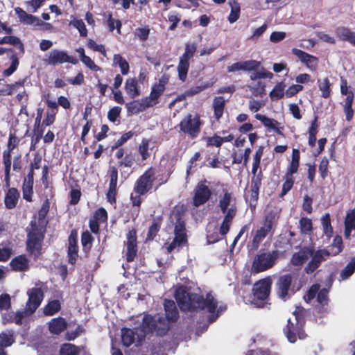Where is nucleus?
<instances>
[{
  "mask_svg": "<svg viewBox=\"0 0 355 355\" xmlns=\"http://www.w3.org/2000/svg\"><path fill=\"white\" fill-rule=\"evenodd\" d=\"M10 59L11 60V64L10 66L6 70L3 71V75L4 76H11L17 69L19 66V58L17 55V54L12 53L10 56Z\"/></svg>",
  "mask_w": 355,
  "mask_h": 355,
  "instance_id": "nucleus-46",
  "label": "nucleus"
},
{
  "mask_svg": "<svg viewBox=\"0 0 355 355\" xmlns=\"http://www.w3.org/2000/svg\"><path fill=\"white\" fill-rule=\"evenodd\" d=\"M45 62L47 64L53 66L66 62L76 64L78 63V60L73 56L69 55L64 51L53 49L48 53Z\"/></svg>",
  "mask_w": 355,
  "mask_h": 355,
  "instance_id": "nucleus-12",
  "label": "nucleus"
},
{
  "mask_svg": "<svg viewBox=\"0 0 355 355\" xmlns=\"http://www.w3.org/2000/svg\"><path fill=\"white\" fill-rule=\"evenodd\" d=\"M214 184L206 180L200 181L193 190V205L198 207L206 203L214 194Z\"/></svg>",
  "mask_w": 355,
  "mask_h": 355,
  "instance_id": "nucleus-7",
  "label": "nucleus"
},
{
  "mask_svg": "<svg viewBox=\"0 0 355 355\" xmlns=\"http://www.w3.org/2000/svg\"><path fill=\"white\" fill-rule=\"evenodd\" d=\"M241 62L243 71L255 70L260 65V62L256 60H248Z\"/></svg>",
  "mask_w": 355,
  "mask_h": 355,
  "instance_id": "nucleus-59",
  "label": "nucleus"
},
{
  "mask_svg": "<svg viewBox=\"0 0 355 355\" xmlns=\"http://www.w3.org/2000/svg\"><path fill=\"white\" fill-rule=\"evenodd\" d=\"M87 46L95 51L101 53L104 56H106V52L103 45L98 44L95 41L89 40L87 42Z\"/></svg>",
  "mask_w": 355,
  "mask_h": 355,
  "instance_id": "nucleus-60",
  "label": "nucleus"
},
{
  "mask_svg": "<svg viewBox=\"0 0 355 355\" xmlns=\"http://www.w3.org/2000/svg\"><path fill=\"white\" fill-rule=\"evenodd\" d=\"M336 36L343 41L348 42L355 46V32L345 26H339L336 29Z\"/></svg>",
  "mask_w": 355,
  "mask_h": 355,
  "instance_id": "nucleus-22",
  "label": "nucleus"
},
{
  "mask_svg": "<svg viewBox=\"0 0 355 355\" xmlns=\"http://www.w3.org/2000/svg\"><path fill=\"white\" fill-rule=\"evenodd\" d=\"M286 85L283 83H279L275 85L273 89L270 92V97L272 101H277L282 98L285 94Z\"/></svg>",
  "mask_w": 355,
  "mask_h": 355,
  "instance_id": "nucleus-37",
  "label": "nucleus"
},
{
  "mask_svg": "<svg viewBox=\"0 0 355 355\" xmlns=\"http://www.w3.org/2000/svg\"><path fill=\"white\" fill-rule=\"evenodd\" d=\"M311 256L312 257L311 260L304 268L306 273L313 272L322 261H326L331 255L328 250L320 249L314 252H312Z\"/></svg>",
  "mask_w": 355,
  "mask_h": 355,
  "instance_id": "nucleus-16",
  "label": "nucleus"
},
{
  "mask_svg": "<svg viewBox=\"0 0 355 355\" xmlns=\"http://www.w3.org/2000/svg\"><path fill=\"white\" fill-rule=\"evenodd\" d=\"M164 91V85L162 84V81H160L158 84L155 85L152 87L150 95L148 97L144 98L145 103H147V105H148L149 107L154 106L158 103V98Z\"/></svg>",
  "mask_w": 355,
  "mask_h": 355,
  "instance_id": "nucleus-21",
  "label": "nucleus"
},
{
  "mask_svg": "<svg viewBox=\"0 0 355 355\" xmlns=\"http://www.w3.org/2000/svg\"><path fill=\"white\" fill-rule=\"evenodd\" d=\"M154 175V169L149 168L146 171L137 181L135 192L139 195H142L147 192L152 187Z\"/></svg>",
  "mask_w": 355,
  "mask_h": 355,
  "instance_id": "nucleus-14",
  "label": "nucleus"
},
{
  "mask_svg": "<svg viewBox=\"0 0 355 355\" xmlns=\"http://www.w3.org/2000/svg\"><path fill=\"white\" fill-rule=\"evenodd\" d=\"M319 288L320 287L318 284L313 285L304 296V300L306 302H310L318 294Z\"/></svg>",
  "mask_w": 355,
  "mask_h": 355,
  "instance_id": "nucleus-55",
  "label": "nucleus"
},
{
  "mask_svg": "<svg viewBox=\"0 0 355 355\" xmlns=\"http://www.w3.org/2000/svg\"><path fill=\"white\" fill-rule=\"evenodd\" d=\"M321 223L324 234L327 238H330L333 234L332 227L330 223V216L329 214L323 216L321 218Z\"/></svg>",
  "mask_w": 355,
  "mask_h": 355,
  "instance_id": "nucleus-47",
  "label": "nucleus"
},
{
  "mask_svg": "<svg viewBox=\"0 0 355 355\" xmlns=\"http://www.w3.org/2000/svg\"><path fill=\"white\" fill-rule=\"evenodd\" d=\"M300 227L302 233L309 234L312 230L311 220L308 218H302L300 220Z\"/></svg>",
  "mask_w": 355,
  "mask_h": 355,
  "instance_id": "nucleus-52",
  "label": "nucleus"
},
{
  "mask_svg": "<svg viewBox=\"0 0 355 355\" xmlns=\"http://www.w3.org/2000/svg\"><path fill=\"white\" fill-rule=\"evenodd\" d=\"M166 318H163L159 315L153 317L155 320L154 331L159 335L164 334L168 329V322L175 321L178 318V311L175 302L173 300H166L164 304Z\"/></svg>",
  "mask_w": 355,
  "mask_h": 355,
  "instance_id": "nucleus-4",
  "label": "nucleus"
},
{
  "mask_svg": "<svg viewBox=\"0 0 355 355\" xmlns=\"http://www.w3.org/2000/svg\"><path fill=\"white\" fill-rule=\"evenodd\" d=\"M227 3L231 9L230 13L228 16V21L230 23L233 24L235 21H236L240 17V3L237 2L236 0H229Z\"/></svg>",
  "mask_w": 355,
  "mask_h": 355,
  "instance_id": "nucleus-29",
  "label": "nucleus"
},
{
  "mask_svg": "<svg viewBox=\"0 0 355 355\" xmlns=\"http://www.w3.org/2000/svg\"><path fill=\"white\" fill-rule=\"evenodd\" d=\"M92 241V236L89 232H83L81 236V243L84 248L89 249Z\"/></svg>",
  "mask_w": 355,
  "mask_h": 355,
  "instance_id": "nucleus-62",
  "label": "nucleus"
},
{
  "mask_svg": "<svg viewBox=\"0 0 355 355\" xmlns=\"http://www.w3.org/2000/svg\"><path fill=\"white\" fill-rule=\"evenodd\" d=\"M279 256L277 250L268 252H262L256 255L252 261L251 272L259 273L271 268Z\"/></svg>",
  "mask_w": 355,
  "mask_h": 355,
  "instance_id": "nucleus-6",
  "label": "nucleus"
},
{
  "mask_svg": "<svg viewBox=\"0 0 355 355\" xmlns=\"http://www.w3.org/2000/svg\"><path fill=\"white\" fill-rule=\"evenodd\" d=\"M225 105V100L222 96L215 97L213 101V107L214 110V115L217 119H219L223 114Z\"/></svg>",
  "mask_w": 355,
  "mask_h": 355,
  "instance_id": "nucleus-34",
  "label": "nucleus"
},
{
  "mask_svg": "<svg viewBox=\"0 0 355 355\" xmlns=\"http://www.w3.org/2000/svg\"><path fill=\"white\" fill-rule=\"evenodd\" d=\"M25 315V311L17 312H7L2 313V322L6 324L8 322H15L17 324H21Z\"/></svg>",
  "mask_w": 355,
  "mask_h": 355,
  "instance_id": "nucleus-24",
  "label": "nucleus"
},
{
  "mask_svg": "<svg viewBox=\"0 0 355 355\" xmlns=\"http://www.w3.org/2000/svg\"><path fill=\"white\" fill-rule=\"evenodd\" d=\"M31 225V230L28 234L27 248L36 257L40 253L44 235L43 232L36 227L35 222L32 221Z\"/></svg>",
  "mask_w": 355,
  "mask_h": 355,
  "instance_id": "nucleus-10",
  "label": "nucleus"
},
{
  "mask_svg": "<svg viewBox=\"0 0 355 355\" xmlns=\"http://www.w3.org/2000/svg\"><path fill=\"white\" fill-rule=\"evenodd\" d=\"M318 85L320 91L321 92V96L327 98L331 95V83L327 78L318 80Z\"/></svg>",
  "mask_w": 355,
  "mask_h": 355,
  "instance_id": "nucleus-41",
  "label": "nucleus"
},
{
  "mask_svg": "<svg viewBox=\"0 0 355 355\" xmlns=\"http://www.w3.org/2000/svg\"><path fill=\"white\" fill-rule=\"evenodd\" d=\"M293 279V276L291 274H286L280 276L276 282L277 295L284 301L290 297Z\"/></svg>",
  "mask_w": 355,
  "mask_h": 355,
  "instance_id": "nucleus-13",
  "label": "nucleus"
},
{
  "mask_svg": "<svg viewBox=\"0 0 355 355\" xmlns=\"http://www.w3.org/2000/svg\"><path fill=\"white\" fill-rule=\"evenodd\" d=\"M302 320L295 315L294 312L293 318L288 319L287 325L284 329V334L290 343H295L297 340V337L300 339H304L305 338V334L302 330Z\"/></svg>",
  "mask_w": 355,
  "mask_h": 355,
  "instance_id": "nucleus-8",
  "label": "nucleus"
},
{
  "mask_svg": "<svg viewBox=\"0 0 355 355\" xmlns=\"http://www.w3.org/2000/svg\"><path fill=\"white\" fill-rule=\"evenodd\" d=\"M175 300L182 311H191L206 308L209 312L214 313L218 306L214 297L211 293L207 295L204 300L196 293L189 292L185 287L178 288L175 293Z\"/></svg>",
  "mask_w": 355,
  "mask_h": 355,
  "instance_id": "nucleus-2",
  "label": "nucleus"
},
{
  "mask_svg": "<svg viewBox=\"0 0 355 355\" xmlns=\"http://www.w3.org/2000/svg\"><path fill=\"white\" fill-rule=\"evenodd\" d=\"M197 44L196 43L193 44H186L185 45V51L183 55L180 57L187 60H189L194 54L196 51Z\"/></svg>",
  "mask_w": 355,
  "mask_h": 355,
  "instance_id": "nucleus-53",
  "label": "nucleus"
},
{
  "mask_svg": "<svg viewBox=\"0 0 355 355\" xmlns=\"http://www.w3.org/2000/svg\"><path fill=\"white\" fill-rule=\"evenodd\" d=\"M355 271V258H352L347 265L341 270L340 277L341 279H348Z\"/></svg>",
  "mask_w": 355,
  "mask_h": 355,
  "instance_id": "nucleus-44",
  "label": "nucleus"
},
{
  "mask_svg": "<svg viewBox=\"0 0 355 355\" xmlns=\"http://www.w3.org/2000/svg\"><path fill=\"white\" fill-rule=\"evenodd\" d=\"M286 33L283 31L272 32L270 36V40L273 43L279 42L285 39Z\"/></svg>",
  "mask_w": 355,
  "mask_h": 355,
  "instance_id": "nucleus-64",
  "label": "nucleus"
},
{
  "mask_svg": "<svg viewBox=\"0 0 355 355\" xmlns=\"http://www.w3.org/2000/svg\"><path fill=\"white\" fill-rule=\"evenodd\" d=\"M10 266L15 270H25L28 268V260L24 256H19L11 261Z\"/></svg>",
  "mask_w": 355,
  "mask_h": 355,
  "instance_id": "nucleus-35",
  "label": "nucleus"
},
{
  "mask_svg": "<svg viewBox=\"0 0 355 355\" xmlns=\"http://www.w3.org/2000/svg\"><path fill=\"white\" fill-rule=\"evenodd\" d=\"M155 320L150 315H146L143 318L142 325L140 328L135 329V331L130 329H123L121 330V340L123 345L129 347L132 344L139 343L146 335L152 333L155 329Z\"/></svg>",
  "mask_w": 355,
  "mask_h": 355,
  "instance_id": "nucleus-3",
  "label": "nucleus"
},
{
  "mask_svg": "<svg viewBox=\"0 0 355 355\" xmlns=\"http://www.w3.org/2000/svg\"><path fill=\"white\" fill-rule=\"evenodd\" d=\"M331 256L338 254L343 250V240L341 236H336L328 250Z\"/></svg>",
  "mask_w": 355,
  "mask_h": 355,
  "instance_id": "nucleus-42",
  "label": "nucleus"
},
{
  "mask_svg": "<svg viewBox=\"0 0 355 355\" xmlns=\"http://www.w3.org/2000/svg\"><path fill=\"white\" fill-rule=\"evenodd\" d=\"M292 53L297 56L302 62L304 63L311 71H315L317 69L318 62L317 58L298 49H293Z\"/></svg>",
  "mask_w": 355,
  "mask_h": 355,
  "instance_id": "nucleus-19",
  "label": "nucleus"
},
{
  "mask_svg": "<svg viewBox=\"0 0 355 355\" xmlns=\"http://www.w3.org/2000/svg\"><path fill=\"white\" fill-rule=\"evenodd\" d=\"M33 177L34 173L32 168L27 176L24 178L22 185L23 198L28 202L32 200V194L33 193Z\"/></svg>",
  "mask_w": 355,
  "mask_h": 355,
  "instance_id": "nucleus-20",
  "label": "nucleus"
},
{
  "mask_svg": "<svg viewBox=\"0 0 355 355\" xmlns=\"http://www.w3.org/2000/svg\"><path fill=\"white\" fill-rule=\"evenodd\" d=\"M272 281L270 277H267L256 282L253 286V300L252 303L260 307L268 300Z\"/></svg>",
  "mask_w": 355,
  "mask_h": 355,
  "instance_id": "nucleus-5",
  "label": "nucleus"
},
{
  "mask_svg": "<svg viewBox=\"0 0 355 355\" xmlns=\"http://www.w3.org/2000/svg\"><path fill=\"white\" fill-rule=\"evenodd\" d=\"M175 238L170 245L167 247L168 252L175 249H179L180 246L187 242V235L185 233L184 224L181 221H178L174 229Z\"/></svg>",
  "mask_w": 355,
  "mask_h": 355,
  "instance_id": "nucleus-15",
  "label": "nucleus"
},
{
  "mask_svg": "<svg viewBox=\"0 0 355 355\" xmlns=\"http://www.w3.org/2000/svg\"><path fill=\"white\" fill-rule=\"evenodd\" d=\"M272 226V221L266 219L263 225L256 231L252 240V246L254 248H258L260 243L271 233Z\"/></svg>",
  "mask_w": 355,
  "mask_h": 355,
  "instance_id": "nucleus-17",
  "label": "nucleus"
},
{
  "mask_svg": "<svg viewBox=\"0 0 355 355\" xmlns=\"http://www.w3.org/2000/svg\"><path fill=\"white\" fill-rule=\"evenodd\" d=\"M70 25L73 26L78 31L81 37H86L87 35V30L82 19H73L70 21Z\"/></svg>",
  "mask_w": 355,
  "mask_h": 355,
  "instance_id": "nucleus-48",
  "label": "nucleus"
},
{
  "mask_svg": "<svg viewBox=\"0 0 355 355\" xmlns=\"http://www.w3.org/2000/svg\"><path fill=\"white\" fill-rule=\"evenodd\" d=\"M317 301L321 305H324L328 301V291L326 288L318 291Z\"/></svg>",
  "mask_w": 355,
  "mask_h": 355,
  "instance_id": "nucleus-63",
  "label": "nucleus"
},
{
  "mask_svg": "<svg viewBox=\"0 0 355 355\" xmlns=\"http://www.w3.org/2000/svg\"><path fill=\"white\" fill-rule=\"evenodd\" d=\"M15 340L13 333L11 331H7L0 334V349L10 346Z\"/></svg>",
  "mask_w": 355,
  "mask_h": 355,
  "instance_id": "nucleus-43",
  "label": "nucleus"
},
{
  "mask_svg": "<svg viewBox=\"0 0 355 355\" xmlns=\"http://www.w3.org/2000/svg\"><path fill=\"white\" fill-rule=\"evenodd\" d=\"M213 193L218 199V207L225 215L220 227V234L225 235L230 230L233 218L236 214L235 199L227 185L219 182L214 184Z\"/></svg>",
  "mask_w": 355,
  "mask_h": 355,
  "instance_id": "nucleus-1",
  "label": "nucleus"
},
{
  "mask_svg": "<svg viewBox=\"0 0 355 355\" xmlns=\"http://www.w3.org/2000/svg\"><path fill=\"white\" fill-rule=\"evenodd\" d=\"M154 143L148 139H143L138 146V152L141 157L142 160L147 159L153 150Z\"/></svg>",
  "mask_w": 355,
  "mask_h": 355,
  "instance_id": "nucleus-25",
  "label": "nucleus"
},
{
  "mask_svg": "<svg viewBox=\"0 0 355 355\" xmlns=\"http://www.w3.org/2000/svg\"><path fill=\"white\" fill-rule=\"evenodd\" d=\"M107 23L110 31H113L114 28H116L118 33H120L121 23L119 20L113 19L110 13L108 14Z\"/></svg>",
  "mask_w": 355,
  "mask_h": 355,
  "instance_id": "nucleus-54",
  "label": "nucleus"
},
{
  "mask_svg": "<svg viewBox=\"0 0 355 355\" xmlns=\"http://www.w3.org/2000/svg\"><path fill=\"white\" fill-rule=\"evenodd\" d=\"M125 107L127 108L128 112L138 113L142 112L149 107L147 105V103H145L144 98H141L139 101H135L126 103Z\"/></svg>",
  "mask_w": 355,
  "mask_h": 355,
  "instance_id": "nucleus-31",
  "label": "nucleus"
},
{
  "mask_svg": "<svg viewBox=\"0 0 355 355\" xmlns=\"http://www.w3.org/2000/svg\"><path fill=\"white\" fill-rule=\"evenodd\" d=\"M10 307V297L8 294L0 295V309L8 311Z\"/></svg>",
  "mask_w": 355,
  "mask_h": 355,
  "instance_id": "nucleus-57",
  "label": "nucleus"
},
{
  "mask_svg": "<svg viewBox=\"0 0 355 355\" xmlns=\"http://www.w3.org/2000/svg\"><path fill=\"white\" fill-rule=\"evenodd\" d=\"M26 293L28 299L24 311L25 315L30 316L40 306L44 299V292L41 287L36 285L35 287L28 289Z\"/></svg>",
  "mask_w": 355,
  "mask_h": 355,
  "instance_id": "nucleus-9",
  "label": "nucleus"
},
{
  "mask_svg": "<svg viewBox=\"0 0 355 355\" xmlns=\"http://www.w3.org/2000/svg\"><path fill=\"white\" fill-rule=\"evenodd\" d=\"M255 118L260 121L264 126L272 129L278 134H281V131L278 128L279 123L276 120L268 118L260 114H257L255 115Z\"/></svg>",
  "mask_w": 355,
  "mask_h": 355,
  "instance_id": "nucleus-30",
  "label": "nucleus"
},
{
  "mask_svg": "<svg viewBox=\"0 0 355 355\" xmlns=\"http://www.w3.org/2000/svg\"><path fill=\"white\" fill-rule=\"evenodd\" d=\"M60 303L57 300L50 301L43 309L45 315L51 316L58 312L60 309Z\"/></svg>",
  "mask_w": 355,
  "mask_h": 355,
  "instance_id": "nucleus-36",
  "label": "nucleus"
},
{
  "mask_svg": "<svg viewBox=\"0 0 355 355\" xmlns=\"http://www.w3.org/2000/svg\"><path fill=\"white\" fill-rule=\"evenodd\" d=\"M311 254L312 251L309 248L301 249L293 255L291 263L295 266H300L311 257Z\"/></svg>",
  "mask_w": 355,
  "mask_h": 355,
  "instance_id": "nucleus-26",
  "label": "nucleus"
},
{
  "mask_svg": "<svg viewBox=\"0 0 355 355\" xmlns=\"http://www.w3.org/2000/svg\"><path fill=\"white\" fill-rule=\"evenodd\" d=\"M189 68V60L183 58H180V62L178 66V77L182 81H184L187 76L188 70Z\"/></svg>",
  "mask_w": 355,
  "mask_h": 355,
  "instance_id": "nucleus-40",
  "label": "nucleus"
},
{
  "mask_svg": "<svg viewBox=\"0 0 355 355\" xmlns=\"http://www.w3.org/2000/svg\"><path fill=\"white\" fill-rule=\"evenodd\" d=\"M125 90L131 98H135L140 94L137 87V81L135 78H128L125 83Z\"/></svg>",
  "mask_w": 355,
  "mask_h": 355,
  "instance_id": "nucleus-32",
  "label": "nucleus"
},
{
  "mask_svg": "<svg viewBox=\"0 0 355 355\" xmlns=\"http://www.w3.org/2000/svg\"><path fill=\"white\" fill-rule=\"evenodd\" d=\"M201 121L198 115L189 114L180 123L181 131L196 137L200 132Z\"/></svg>",
  "mask_w": 355,
  "mask_h": 355,
  "instance_id": "nucleus-11",
  "label": "nucleus"
},
{
  "mask_svg": "<svg viewBox=\"0 0 355 355\" xmlns=\"http://www.w3.org/2000/svg\"><path fill=\"white\" fill-rule=\"evenodd\" d=\"M209 86L210 85L207 83L202 85L192 87L184 92V93L182 94V97L186 98L187 96L196 95L200 93L201 91L204 90L205 89L209 87Z\"/></svg>",
  "mask_w": 355,
  "mask_h": 355,
  "instance_id": "nucleus-50",
  "label": "nucleus"
},
{
  "mask_svg": "<svg viewBox=\"0 0 355 355\" xmlns=\"http://www.w3.org/2000/svg\"><path fill=\"white\" fill-rule=\"evenodd\" d=\"M68 257L69 261L71 263L73 264L76 263L78 257V246L76 237L73 235V233H71L69 238Z\"/></svg>",
  "mask_w": 355,
  "mask_h": 355,
  "instance_id": "nucleus-28",
  "label": "nucleus"
},
{
  "mask_svg": "<svg viewBox=\"0 0 355 355\" xmlns=\"http://www.w3.org/2000/svg\"><path fill=\"white\" fill-rule=\"evenodd\" d=\"M134 135V132L132 131H129L128 132L124 133L114 144L112 146V148H118L122 146L124 143H125L128 140L131 139Z\"/></svg>",
  "mask_w": 355,
  "mask_h": 355,
  "instance_id": "nucleus-58",
  "label": "nucleus"
},
{
  "mask_svg": "<svg viewBox=\"0 0 355 355\" xmlns=\"http://www.w3.org/2000/svg\"><path fill=\"white\" fill-rule=\"evenodd\" d=\"M15 12L20 19V21L26 24H33L37 21V18L32 15L26 13L21 8H15Z\"/></svg>",
  "mask_w": 355,
  "mask_h": 355,
  "instance_id": "nucleus-33",
  "label": "nucleus"
},
{
  "mask_svg": "<svg viewBox=\"0 0 355 355\" xmlns=\"http://www.w3.org/2000/svg\"><path fill=\"white\" fill-rule=\"evenodd\" d=\"M6 44H9L13 45L16 48H17L21 54L24 53V45L20 41V40L15 36H6L5 37Z\"/></svg>",
  "mask_w": 355,
  "mask_h": 355,
  "instance_id": "nucleus-49",
  "label": "nucleus"
},
{
  "mask_svg": "<svg viewBox=\"0 0 355 355\" xmlns=\"http://www.w3.org/2000/svg\"><path fill=\"white\" fill-rule=\"evenodd\" d=\"M353 99L354 94L349 93L348 96H346L345 100L344 101L343 107L347 121H350L353 116V110L352 108Z\"/></svg>",
  "mask_w": 355,
  "mask_h": 355,
  "instance_id": "nucleus-39",
  "label": "nucleus"
},
{
  "mask_svg": "<svg viewBox=\"0 0 355 355\" xmlns=\"http://www.w3.org/2000/svg\"><path fill=\"white\" fill-rule=\"evenodd\" d=\"M284 182L282 186V191L280 196H285L293 187L295 180L293 177L285 175L284 177Z\"/></svg>",
  "mask_w": 355,
  "mask_h": 355,
  "instance_id": "nucleus-51",
  "label": "nucleus"
},
{
  "mask_svg": "<svg viewBox=\"0 0 355 355\" xmlns=\"http://www.w3.org/2000/svg\"><path fill=\"white\" fill-rule=\"evenodd\" d=\"M113 64L118 65L120 67L123 75H126L129 72V64L128 62L119 54L114 55Z\"/></svg>",
  "mask_w": 355,
  "mask_h": 355,
  "instance_id": "nucleus-38",
  "label": "nucleus"
},
{
  "mask_svg": "<svg viewBox=\"0 0 355 355\" xmlns=\"http://www.w3.org/2000/svg\"><path fill=\"white\" fill-rule=\"evenodd\" d=\"M137 236L134 230H130L127 234L125 257L128 261H133L137 254Z\"/></svg>",
  "mask_w": 355,
  "mask_h": 355,
  "instance_id": "nucleus-18",
  "label": "nucleus"
},
{
  "mask_svg": "<svg viewBox=\"0 0 355 355\" xmlns=\"http://www.w3.org/2000/svg\"><path fill=\"white\" fill-rule=\"evenodd\" d=\"M316 35L324 42L334 44L336 43L335 38L324 32H317Z\"/></svg>",
  "mask_w": 355,
  "mask_h": 355,
  "instance_id": "nucleus-61",
  "label": "nucleus"
},
{
  "mask_svg": "<svg viewBox=\"0 0 355 355\" xmlns=\"http://www.w3.org/2000/svg\"><path fill=\"white\" fill-rule=\"evenodd\" d=\"M264 105L265 102L263 101L252 99L249 101V110L252 112H258Z\"/></svg>",
  "mask_w": 355,
  "mask_h": 355,
  "instance_id": "nucleus-56",
  "label": "nucleus"
},
{
  "mask_svg": "<svg viewBox=\"0 0 355 355\" xmlns=\"http://www.w3.org/2000/svg\"><path fill=\"white\" fill-rule=\"evenodd\" d=\"M79 349L73 344L65 343L61 346L60 355H79Z\"/></svg>",
  "mask_w": 355,
  "mask_h": 355,
  "instance_id": "nucleus-45",
  "label": "nucleus"
},
{
  "mask_svg": "<svg viewBox=\"0 0 355 355\" xmlns=\"http://www.w3.org/2000/svg\"><path fill=\"white\" fill-rule=\"evenodd\" d=\"M20 193L15 188H10L6 193L4 203L6 208L14 209L18 202Z\"/></svg>",
  "mask_w": 355,
  "mask_h": 355,
  "instance_id": "nucleus-23",
  "label": "nucleus"
},
{
  "mask_svg": "<svg viewBox=\"0 0 355 355\" xmlns=\"http://www.w3.org/2000/svg\"><path fill=\"white\" fill-rule=\"evenodd\" d=\"M67 328V322L62 318L52 319L49 323V329L51 333L59 334Z\"/></svg>",
  "mask_w": 355,
  "mask_h": 355,
  "instance_id": "nucleus-27",
  "label": "nucleus"
}]
</instances>
